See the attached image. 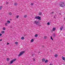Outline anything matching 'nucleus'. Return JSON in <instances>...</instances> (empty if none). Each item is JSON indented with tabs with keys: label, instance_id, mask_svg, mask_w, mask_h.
<instances>
[{
	"label": "nucleus",
	"instance_id": "1",
	"mask_svg": "<svg viewBox=\"0 0 65 65\" xmlns=\"http://www.w3.org/2000/svg\"><path fill=\"white\" fill-rule=\"evenodd\" d=\"M64 2H61V4H59L60 6L62 7H64V6H65V5H64Z\"/></svg>",
	"mask_w": 65,
	"mask_h": 65
},
{
	"label": "nucleus",
	"instance_id": "2",
	"mask_svg": "<svg viewBox=\"0 0 65 65\" xmlns=\"http://www.w3.org/2000/svg\"><path fill=\"white\" fill-rule=\"evenodd\" d=\"M24 53H25V51H23L21 52L19 54V55L18 56L19 57L21 56V55H23V54H24Z\"/></svg>",
	"mask_w": 65,
	"mask_h": 65
},
{
	"label": "nucleus",
	"instance_id": "3",
	"mask_svg": "<svg viewBox=\"0 0 65 65\" xmlns=\"http://www.w3.org/2000/svg\"><path fill=\"white\" fill-rule=\"evenodd\" d=\"M35 19L37 20H41V17L39 16H38L35 17Z\"/></svg>",
	"mask_w": 65,
	"mask_h": 65
},
{
	"label": "nucleus",
	"instance_id": "4",
	"mask_svg": "<svg viewBox=\"0 0 65 65\" xmlns=\"http://www.w3.org/2000/svg\"><path fill=\"white\" fill-rule=\"evenodd\" d=\"M17 60V59H13L10 62V64H11L12 63H13L15 61H16V60Z\"/></svg>",
	"mask_w": 65,
	"mask_h": 65
},
{
	"label": "nucleus",
	"instance_id": "5",
	"mask_svg": "<svg viewBox=\"0 0 65 65\" xmlns=\"http://www.w3.org/2000/svg\"><path fill=\"white\" fill-rule=\"evenodd\" d=\"M34 22V24H35L36 25H39V22L38 21H35Z\"/></svg>",
	"mask_w": 65,
	"mask_h": 65
},
{
	"label": "nucleus",
	"instance_id": "6",
	"mask_svg": "<svg viewBox=\"0 0 65 65\" xmlns=\"http://www.w3.org/2000/svg\"><path fill=\"white\" fill-rule=\"evenodd\" d=\"M63 27L62 26L60 27V30L61 31H62V29H63Z\"/></svg>",
	"mask_w": 65,
	"mask_h": 65
},
{
	"label": "nucleus",
	"instance_id": "7",
	"mask_svg": "<svg viewBox=\"0 0 65 65\" xmlns=\"http://www.w3.org/2000/svg\"><path fill=\"white\" fill-rule=\"evenodd\" d=\"M56 35L55 33H54L53 34V35H52V36L53 37H56Z\"/></svg>",
	"mask_w": 65,
	"mask_h": 65
},
{
	"label": "nucleus",
	"instance_id": "8",
	"mask_svg": "<svg viewBox=\"0 0 65 65\" xmlns=\"http://www.w3.org/2000/svg\"><path fill=\"white\" fill-rule=\"evenodd\" d=\"M48 62V60H45V63H47Z\"/></svg>",
	"mask_w": 65,
	"mask_h": 65
},
{
	"label": "nucleus",
	"instance_id": "9",
	"mask_svg": "<svg viewBox=\"0 0 65 65\" xmlns=\"http://www.w3.org/2000/svg\"><path fill=\"white\" fill-rule=\"evenodd\" d=\"M62 59L63 60H65V58L63 57H62Z\"/></svg>",
	"mask_w": 65,
	"mask_h": 65
},
{
	"label": "nucleus",
	"instance_id": "10",
	"mask_svg": "<svg viewBox=\"0 0 65 65\" xmlns=\"http://www.w3.org/2000/svg\"><path fill=\"white\" fill-rule=\"evenodd\" d=\"M53 31H55L56 30V28L55 27H53Z\"/></svg>",
	"mask_w": 65,
	"mask_h": 65
},
{
	"label": "nucleus",
	"instance_id": "11",
	"mask_svg": "<svg viewBox=\"0 0 65 65\" xmlns=\"http://www.w3.org/2000/svg\"><path fill=\"white\" fill-rule=\"evenodd\" d=\"M33 41H34V39H31V42H33Z\"/></svg>",
	"mask_w": 65,
	"mask_h": 65
},
{
	"label": "nucleus",
	"instance_id": "12",
	"mask_svg": "<svg viewBox=\"0 0 65 65\" xmlns=\"http://www.w3.org/2000/svg\"><path fill=\"white\" fill-rule=\"evenodd\" d=\"M42 62H44L45 61V59L43 58L42 59Z\"/></svg>",
	"mask_w": 65,
	"mask_h": 65
},
{
	"label": "nucleus",
	"instance_id": "13",
	"mask_svg": "<svg viewBox=\"0 0 65 65\" xmlns=\"http://www.w3.org/2000/svg\"><path fill=\"white\" fill-rule=\"evenodd\" d=\"M4 31H1V33H2V34H4Z\"/></svg>",
	"mask_w": 65,
	"mask_h": 65
},
{
	"label": "nucleus",
	"instance_id": "14",
	"mask_svg": "<svg viewBox=\"0 0 65 65\" xmlns=\"http://www.w3.org/2000/svg\"><path fill=\"white\" fill-rule=\"evenodd\" d=\"M39 15H42V13L40 12L39 13Z\"/></svg>",
	"mask_w": 65,
	"mask_h": 65
},
{
	"label": "nucleus",
	"instance_id": "15",
	"mask_svg": "<svg viewBox=\"0 0 65 65\" xmlns=\"http://www.w3.org/2000/svg\"><path fill=\"white\" fill-rule=\"evenodd\" d=\"M21 39L22 40H23V39H24V37H22L21 38Z\"/></svg>",
	"mask_w": 65,
	"mask_h": 65
},
{
	"label": "nucleus",
	"instance_id": "16",
	"mask_svg": "<svg viewBox=\"0 0 65 65\" xmlns=\"http://www.w3.org/2000/svg\"><path fill=\"white\" fill-rule=\"evenodd\" d=\"M38 36V35L36 34L35 35V37H37Z\"/></svg>",
	"mask_w": 65,
	"mask_h": 65
},
{
	"label": "nucleus",
	"instance_id": "17",
	"mask_svg": "<svg viewBox=\"0 0 65 65\" xmlns=\"http://www.w3.org/2000/svg\"><path fill=\"white\" fill-rule=\"evenodd\" d=\"M55 57H58V54H56L55 55Z\"/></svg>",
	"mask_w": 65,
	"mask_h": 65
},
{
	"label": "nucleus",
	"instance_id": "18",
	"mask_svg": "<svg viewBox=\"0 0 65 65\" xmlns=\"http://www.w3.org/2000/svg\"><path fill=\"white\" fill-rule=\"evenodd\" d=\"M14 5L15 6H17V5H18V3H15V4H14Z\"/></svg>",
	"mask_w": 65,
	"mask_h": 65
},
{
	"label": "nucleus",
	"instance_id": "19",
	"mask_svg": "<svg viewBox=\"0 0 65 65\" xmlns=\"http://www.w3.org/2000/svg\"><path fill=\"white\" fill-rule=\"evenodd\" d=\"M7 23L8 24H9L10 23V22L9 21H7Z\"/></svg>",
	"mask_w": 65,
	"mask_h": 65
},
{
	"label": "nucleus",
	"instance_id": "20",
	"mask_svg": "<svg viewBox=\"0 0 65 65\" xmlns=\"http://www.w3.org/2000/svg\"><path fill=\"white\" fill-rule=\"evenodd\" d=\"M3 30H6V28H5V27H3Z\"/></svg>",
	"mask_w": 65,
	"mask_h": 65
},
{
	"label": "nucleus",
	"instance_id": "21",
	"mask_svg": "<svg viewBox=\"0 0 65 65\" xmlns=\"http://www.w3.org/2000/svg\"><path fill=\"white\" fill-rule=\"evenodd\" d=\"M5 25L6 26H7V23H5Z\"/></svg>",
	"mask_w": 65,
	"mask_h": 65
},
{
	"label": "nucleus",
	"instance_id": "22",
	"mask_svg": "<svg viewBox=\"0 0 65 65\" xmlns=\"http://www.w3.org/2000/svg\"><path fill=\"white\" fill-rule=\"evenodd\" d=\"M46 38H47V37H46V36H45L44 37V39H46Z\"/></svg>",
	"mask_w": 65,
	"mask_h": 65
},
{
	"label": "nucleus",
	"instance_id": "23",
	"mask_svg": "<svg viewBox=\"0 0 65 65\" xmlns=\"http://www.w3.org/2000/svg\"><path fill=\"white\" fill-rule=\"evenodd\" d=\"M15 43L16 44H18V42H15Z\"/></svg>",
	"mask_w": 65,
	"mask_h": 65
},
{
	"label": "nucleus",
	"instance_id": "24",
	"mask_svg": "<svg viewBox=\"0 0 65 65\" xmlns=\"http://www.w3.org/2000/svg\"><path fill=\"white\" fill-rule=\"evenodd\" d=\"M50 23L49 22H48L47 23V25H50Z\"/></svg>",
	"mask_w": 65,
	"mask_h": 65
},
{
	"label": "nucleus",
	"instance_id": "25",
	"mask_svg": "<svg viewBox=\"0 0 65 65\" xmlns=\"http://www.w3.org/2000/svg\"><path fill=\"white\" fill-rule=\"evenodd\" d=\"M2 6H0V10L1 9H2Z\"/></svg>",
	"mask_w": 65,
	"mask_h": 65
},
{
	"label": "nucleus",
	"instance_id": "26",
	"mask_svg": "<svg viewBox=\"0 0 65 65\" xmlns=\"http://www.w3.org/2000/svg\"><path fill=\"white\" fill-rule=\"evenodd\" d=\"M27 15H25L24 16V18H27Z\"/></svg>",
	"mask_w": 65,
	"mask_h": 65
},
{
	"label": "nucleus",
	"instance_id": "27",
	"mask_svg": "<svg viewBox=\"0 0 65 65\" xmlns=\"http://www.w3.org/2000/svg\"><path fill=\"white\" fill-rule=\"evenodd\" d=\"M51 39L52 40H53V38H52V37L51 36Z\"/></svg>",
	"mask_w": 65,
	"mask_h": 65
},
{
	"label": "nucleus",
	"instance_id": "28",
	"mask_svg": "<svg viewBox=\"0 0 65 65\" xmlns=\"http://www.w3.org/2000/svg\"><path fill=\"white\" fill-rule=\"evenodd\" d=\"M19 15L17 16V19H18V18H19Z\"/></svg>",
	"mask_w": 65,
	"mask_h": 65
},
{
	"label": "nucleus",
	"instance_id": "29",
	"mask_svg": "<svg viewBox=\"0 0 65 65\" xmlns=\"http://www.w3.org/2000/svg\"><path fill=\"white\" fill-rule=\"evenodd\" d=\"M34 55H35V54H33L32 55V57H33V56H34Z\"/></svg>",
	"mask_w": 65,
	"mask_h": 65
},
{
	"label": "nucleus",
	"instance_id": "30",
	"mask_svg": "<svg viewBox=\"0 0 65 65\" xmlns=\"http://www.w3.org/2000/svg\"><path fill=\"white\" fill-rule=\"evenodd\" d=\"M8 2H6V5H8Z\"/></svg>",
	"mask_w": 65,
	"mask_h": 65
},
{
	"label": "nucleus",
	"instance_id": "31",
	"mask_svg": "<svg viewBox=\"0 0 65 65\" xmlns=\"http://www.w3.org/2000/svg\"><path fill=\"white\" fill-rule=\"evenodd\" d=\"M9 15H11V13H10H10H9Z\"/></svg>",
	"mask_w": 65,
	"mask_h": 65
},
{
	"label": "nucleus",
	"instance_id": "32",
	"mask_svg": "<svg viewBox=\"0 0 65 65\" xmlns=\"http://www.w3.org/2000/svg\"><path fill=\"white\" fill-rule=\"evenodd\" d=\"M7 60H8V61H9V59L8 58L7 59Z\"/></svg>",
	"mask_w": 65,
	"mask_h": 65
},
{
	"label": "nucleus",
	"instance_id": "33",
	"mask_svg": "<svg viewBox=\"0 0 65 65\" xmlns=\"http://www.w3.org/2000/svg\"><path fill=\"white\" fill-rule=\"evenodd\" d=\"M41 47H44V46H43V45H42V46H41Z\"/></svg>",
	"mask_w": 65,
	"mask_h": 65
},
{
	"label": "nucleus",
	"instance_id": "34",
	"mask_svg": "<svg viewBox=\"0 0 65 65\" xmlns=\"http://www.w3.org/2000/svg\"><path fill=\"white\" fill-rule=\"evenodd\" d=\"M2 34H0V36H2Z\"/></svg>",
	"mask_w": 65,
	"mask_h": 65
},
{
	"label": "nucleus",
	"instance_id": "35",
	"mask_svg": "<svg viewBox=\"0 0 65 65\" xmlns=\"http://www.w3.org/2000/svg\"><path fill=\"white\" fill-rule=\"evenodd\" d=\"M33 61H35V59L34 58Z\"/></svg>",
	"mask_w": 65,
	"mask_h": 65
},
{
	"label": "nucleus",
	"instance_id": "36",
	"mask_svg": "<svg viewBox=\"0 0 65 65\" xmlns=\"http://www.w3.org/2000/svg\"><path fill=\"white\" fill-rule=\"evenodd\" d=\"M50 65H53V64L52 63H51L50 64Z\"/></svg>",
	"mask_w": 65,
	"mask_h": 65
},
{
	"label": "nucleus",
	"instance_id": "37",
	"mask_svg": "<svg viewBox=\"0 0 65 65\" xmlns=\"http://www.w3.org/2000/svg\"><path fill=\"white\" fill-rule=\"evenodd\" d=\"M7 45H8V44H9V43H7Z\"/></svg>",
	"mask_w": 65,
	"mask_h": 65
},
{
	"label": "nucleus",
	"instance_id": "38",
	"mask_svg": "<svg viewBox=\"0 0 65 65\" xmlns=\"http://www.w3.org/2000/svg\"><path fill=\"white\" fill-rule=\"evenodd\" d=\"M31 5H33V4L31 3Z\"/></svg>",
	"mask_w": 65,
	"mask_h": 65
},
{
	"label": "nucleus",
	"instance_id": "39",
	"mask_svg": "<svg viewBox=\"0 0 65 65\" xmlns=\"http://www.w3.org/2000/svg\"><path fill=\"white\" fill-rule=\"evenodd\" d=\"M52 14H53V13H54V12H51Z\"/></svg>",
	"mask_w": 65,
	"mask_h": 65
},
{
	"label": "nucleus",
	"instance_id": "40",
	"mask_svg": "<svg viewBox=\"0 0 65 65\" xmlns=\"http://www.w3.org/2000/svg\"><path fill=\"white\" fill-rule=\"evenodd\" d=\"M24 36H26V35H24Z\"/></svg>",
	"mask_w": 65,
	"mask_h": 65
},
{
	"label": "nucleus",
	"instance_id": "41",
	"mask_svg": "<svg viewBox=\"0 0 65 65\" xmlns=\"http://www.w3.org/2000/svg\"><path fill=\"white\" fill-rule=\"evenodd\" d=\"M2 39H1V40H0V41H2Z\"/></svg>",
	"mask_w": 65,
	"mask_h": 65
},
{
	"label": "nucleus",
	"instance_id": "42",
	"mask_svg": "<svg viewBox=\"0 0 65 65\" xmlns=\"http://www.w3.org/2000/svg\"><path fill=\"white\" fill-rule=\"evenodd\" d=\"M38 26H40V25H38Z\"/></svg>",
	"mask_w": 65,
	"mask_h": 65
}]
</instances>
